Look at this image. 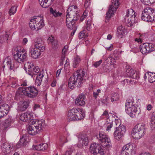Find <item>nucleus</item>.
<instances>
[{
    "label": "nucleus",
    "instance_id": "obj_1",
    "mask_svg": "<svg viewBox=\"0 0 155 155\" xmlns=\"http://www.w3.org/2000/svg\"><path fill=\"white\" fill-rule=\"evenodd\" d=\"M76 74V75L75 73L73 74L68 81V87L71 89H73L76 85L81 87L83 83L82 81L84 79L85 74L84 70H82L81 73L80 70H78Z\"/></svg>",
    "mask_w": 155,
    "mask_h": 155
},
{
    "label": "nucleus",
    "instance_id": "obj_2",
    "mask_svg": "<svg viewBox=\"0 0 155 155\" xmlns=\"http://www.w3.org/2000/svg\"><path fill=\"white\" fill-rule=\"evenodd\" d=\"M137 107L133 98H131L127 100L125 104V110L130 117L134 118L138 116L139 113Z\"/></svg>",
    "mask_w": 155,
    "mask_h": 155
},
{
    "label": "nucleus",
    "instance_id": "obj_3",
    "mask_svg": "<svg viewBox=\"0 0 155 155\" xmlns=\"http://www.w3.org/2000/svg\"><path fill=\"white\" fill-rule=\"evenodd\" d=\"M71 8L68 10V15H66V23L67 27L71 29L76 28V21L78 18L77 15L74 11H71Z\"/></svg>",
    "mask_w": 155,
    "mask_h": 155
},
{
    "label": "nucleus",
    "instance_id": "obj_4",
    "mask_svg": "<svg viewBox=\"0 0 155 155\" xmlns=\"http://www.w3.org/2000/svg\"><path fill=\"white\" fill-rule=\"evenodd\" d=\"M141 19L147 22L155 21V9L150 7L145 8L142 13Z\"/></svg>",
    "mask_w": 155,
    "mask_h": 155
},
{
    "label": "nucleus",
    "instance_id": "obj_5",
    "mask_svg": "<svg viewBox=\"0 0 155 155\" xmlns=\"http://www.w3.org/2000/svg\"><path fill=\"white\" fill-rule=\"evenodd\" d=\"M30 28L32 30L38 31L41 29L44 25L43 19L42 16L34 17L30 20L29 23Z\"/></svg>",
    "mask_w": 155,
    "mask_h": 155
},
{
    "label": "nucleus",
    "instance_id": "obj_6",
    "mask_svg": "<svg viewBox=\"0 0 155 155\" xmlns=\"http://www.w3.org/2000/svg\"><path fill=\"white\" fill-rule=\"evenodd\" d=\"M102 146L106 149H108L112 147L111 141L109 137L104 132H100L97 136Z\"/></svg>",
    "mask_w": 155,
    "mask_h": 155
},
{
    "label": "nucleus",
    "instance_id": "obj_7",
    "mask_svg": "<svg viewBox=\"0 0 155 155\" xmlns=\"http://www.w3.org/2000/svg\"><path fill=\"white\" fill-rule=\"evenodd\" d=\"M19 90L27 97L34 98L38 95V91L33 86H29L26 87H20Z\"/></svg>",
    "mask_w": 155,
    "mask_h": 155
},
{
    "label": "nucleus",
    "instance_id": "obj_8",
    "mask_svg": "<svg viewBox=\"0 0 155 155\" xmlns=\"http://www.w3.org/2000/svg\"><path fill=\"white\" fill-rule=\"evenodd\" d=\"M145 128V125L138 124L133 129L132 135L133 137L135 139H139L144 135Z\"/></svg>",
    "mask_w": 155,
    "mask_h": 155
},
{
    "label": "nucleus",
    "instance_id": "obj_9",
    "mask_svg": "<svg viewBox=\"0 0 155 155\" xmlns=\"http://www.w3.org/2000/svg\"><path fill=\"white\" fill-rule=\"evenodd\" d=\"M25 68L26 71H28V74L32 77H34L36 75H38L40 72V69L38 66L34 67L33 63L28 62L25 64Z\"/></svg>",
    "mask_w": 155,
    "mask_h": 155
},
{
    "label": "nucleus",
    "instance_id": "obj_10",
    "mask_svg": "<svg viewBox=\"0 0 155 155\" xmlns=\"http://www.w3.org/2000/svg\"><path fill=\"white\" fill-rule=\"evenodd\" d=\"M119 0H114L112 4L109 6L108 11L106 14L107 19L110 18L116 12L120 5Z\"/></svg>",
    "mask_w": 155,
    "mask_h": 155
},
{
    "label": "nucleus",
    "instance_id": "obj_11",
    "mask_svg": "<svg viewBox=\"0 0 155 155\" xmlns=\"http://www.w3.org/2000/svg\"><path fill=\"white\" fill-rule=\"evenodd\" d=\"M100 145L94 143L92 144L90 147L91 152L94 155H103L104 151Z\"/></svg>",
    "mask_w": 155,
    "mask_h": 155
},
{
    "label": "nucleus",
    "instance_id": "obj_12",
    "mask_svg": "<svg viewBox=\"0 0 155 155\" xmlns=\"http://www.w3.org/2000/svg\"><path fill=\"white\" fill-rule=\"evenodd\" d=\"M27 57V53L18 51L14 55L15 60L18 63H21L25 61Z\"/></svg>",
    "mask_w": 155,
    "mask_h": 155
},
{
    "label": "nucleus",
    "instance_id": "obj_13",
    "mask_svg": "<svg viewBox=\"0 0 155 155\" xmlns=\"http://www.w3.org/2000/svg\"><path fill=\"white\" fill-rule=\"evenodd\" d=\"M32 124H33L35 128L39 132L43 130L45 128V125L44 120L41 119V120H34L31 122Z\"/></svg>",
    "mask_w": 155,
    "mask_h": 155
},
{
    "label": "nucleus",
    "instance_id": "obj_14",
    "mask_svg": "<svg viewBox=\"0 0 155 155\" xmlns=\"http://www.w3.org/2000/svg\"><path fill=\"white\" fill-rule=\"evenodd\" d=\"M34 47L36 49L39 50L41 52H43L45 49L44 42L41 38H38L35 42Z\"/></svg>",
    "mask_w": 155,
    "mask_h": 155
},
{
    "label": "nucleus",
    "instance_id": "obj_15",
    "mask_svg": "<svg viewBox=\"0 0 155 155\" xmlns=\"http://www.w3.org/2000/svg\"><path fill=\"white\" fill-rule=\"evenodd\" d=\"M78 113V109L73 108L69 110L68 114V119L69 121H74L75 116Z\"/></svg>",
    "mask_w": 155,
    "mask_h": 155
},
{
    "label": "nucleus",
    "instance_id": "obj_16",
    "mask_svg": "<svg viewBox=\"0 0 155 155\" xmlns=\"http://www.w3.org/2000/svg\"><path fill=\"white\" fill-rule=\"evenodd\" d=\"M85 95L83 94H79L76 99L75 104L78 106H84L85 104L84 101Z\"/></svg>",
    "mask_w": 155,
    "mask_h": 155
},
{
    "label": "nucleus",
    "instance_id": "obj_17",
    "mask_svg": "<svg viewBox=\"0 0 155 155\" xmlns=\"http://www.w3.org/2000/svg\"><path fill=\"white\" fill-rule=\"evenodd\" d=\"M29 102L28 101L20 102L18 104V110L21 112L25 111L29 107Z\"/></svg>",
    "mask_w": 155,
    "mask_h": 155
},
{
    "label": "nucleus",
    "instance_id": "obj_18",
    "mask_svg": "<svg viewBox=\"0 0 155 155\" xmlns=\"http://www.w3.org/2000/svg\"><path fill=\"white\" fill-rule=\"evenodd\" d=\"M12 149V146L7 142L3 143L1 146L2 150L4 153H9Z\"/></svg>",
    "mask_w": 155,
    "mask_h": 155
},
{
    "label": "nucleus",
    "instance_id": "obj_19",
    "mask_svg": "<svg viewBox=\"0 0 155 155\" xmlns=\"http://www.w3.org/2000/svg\"><path fill=\"white\" fill-rule=\"evenodd\" d=\"M150 43H145L140 45V51L143 54H145L150 53L149 48L150 46Z\"/></svg>",
    "mask_w": 155,
    "mask_h": 155
},
{
    "label": "nucleus",
    "instance_id": "obj_20",
    "mask_svg": "<svg viewBox=\"0 0 155 155\" xmlns=\"http://www.w3.org/2000/svg\"><path fill=\"white\" fill-rule=\"evenodd\" d=\"M125 22L128 24V26H133L135 23L137 22V18L136 17V14L127 18Z\"/></svg>",
    "mask_w": 155,
    "mask_h": 155
},
{
    "label": "nucleus",
    "instance_id": "obj_21",
    "mask_svg": "<svg viewBox=\"0 0 155 155\" xmlns=\"http://www.w3.org/2000/svg\"><path fill=\"white\" fill-rule=\"evenodd\" d=\"M27 130L29 134L31 135H34L39 132L31 123L28 127Z\"/></svg>",
    "mask_w": 155,
    "mask_h": 155
},
{
    "label": "nucleus",
    "instance_id": "obj_22",
    "mask_svg": "<svg viewBox=\"0 0 155 155\" xmlns=\"http://www.w3.org/2000/svg\"><path fill=\"white\" fill-rule=\"evenodd\" d=\"M9 107L8 104H4L0 105V111L4 116L8 113Z\"/></svg>",
    "mask_w": 155,
    "mask_h": 155
},
{
    "label": "nucleus",
    "instance_id": "obj_23",
    "mask_svg": "<svg viewBox=\"0 0 155 155\" xmlns=\"http://www.w3.org/2000/svg\"><path fill=\"white\" fill-rule=\"evenodd\" d=\"M77 109H78V113L76 114L75 120L82 119L84 118L85 116V111L83 109L79 108H77Z\"/></svg>",
    "mask_w": 155,
    "mask_h": 155
},
{
    "label": "nucleus",
    "instance_id": "obj_24",
    "mask_svg": "<svg viewBox=\"0 0 155 155\" xmlns=\"http://www.w3.org/2000/svg\"><path fill=\"white\" fill-rule=\"evenodd\" d=\"M44 75L40 72L37 75L35 81V84L40 86L42 82Z\"/></svg>",
    "mask_w": 155,
    "mask_h": 155
},
{
    "label": "nucleus",
    "instance_id": "obj_25",
    "mask_svg": "<svg viewBox=\"0 0 155 155\" xmlns=\"http://www.w3.org/2000/svg\"><path fill=\"white\" fill-rule=\"evenodd\" d=\"M35 48H34L32 49L31 51V57L35 59L38 58L41 53L40 51L39 50L37 51L35 50Z\"/></svg>",
    "mask_w": 155,
    "mask_h": 155
},
{
    "label": "nucleus",
    "instance_id": "obj_26",
    "mask_svg": "<svg viewBox=\"0 0 155 155\" xmlns=\"http://www.w3.org/2000/svg\"><path fill=\"white\" fill-rule=\"evenodd\" d=\"M136 14V13L132 9L130 8L127 9V11L126 16L125 18V21H126V20L127 18L132 16Z\"/></svg>",
    "mask_w": 155,
    "mask_h": 155
},
{
    "label": "nucleus",
    "instance_id": "obj_27",
    "mask_svg": "<svg viewBox=\"0 0 155 155\" xmlns=\"http://www.w3.org/2000/svg\"><path fill=\"white\" fill-rule=\"evenodd\" d=\"M80 143L82 145L86 146L88 143V140L87 137L85 135H83L81 137V139L80 140Z\"/></svg>",
    "mask_w": 155,
    "mask_h": 155
},
{
    "label": "nucleus",
    "instance_id": "obj_28",
    "mask_svg": "<svg viewBox=\"0 0 155 155\" xmlns=\"http://www.w3.org/2000/svg\"><path fill=\"white\" fill-rule=\"evenodd\" d=\"M29 116L28 112H26L21 115L20 116V119L24 122H29Z\"/></svg>",
    "mask_w": 155,
    "mask_h": 155
},
{
    "label": "nucleus",
    "instance_id": "obj_29",
    "mask_svg": "<svg viewBox=\"0 0 155 155\" xmlns=\"http://www.w3.org/2000/svg\"><path fill=\"white\" fill-rule=\"evenodd\" d=\"M118 127H116L115 129L120 132L124 135L126 131V127L123 125H121L120 123H118Z\"/></svg>",
    "mask_w": 155,
    "mask_h": 155
},
{
    "label": "nucleus",
    "instance_id": "obj_30",
    "mask_svg": "<svg viewBox=\"0 0 155 155\" xmlns=\"http://www.w3.org/2000/svg\"><path fill=\"white\" fill-rule=\"evenodd\" d=\"M148 79L150 83H153L155 81V73L151 72L148 73Z\"/></svg>",
    "mask_w": 155,
    "mask_h": 155
},
{
    "label": "nucleus",
    "instance_id": "obj_31",
    "mask_svg": "<svg viewBox=\"0 0 155 155\" xmlns=\"http://www.w3.org/2000/svg\"><path fill=\"white\" fill-rule=\"evenodd\" d=\"M126 74L127 77H130L131 75L134 72L135 70H133L129 66H126Z\"/></svg>",
    "mask_w": 155,
    "mask_h": 155
},
{
    "label": "nucleus",
    "instance_id": "obj_32",
    "mask_svg": "<svg viewBox=\"0 0 155 155\" xmlns=\"http://www.w3.org/2000/svg\"><path fill=\"white\" fill-rule=\"evenodd\" d=\"M114 138L118 140L120 139L124 135L122 133L116 129L114 132Z\"/></svg>",
    "mask_w": 155,
    "mask_h": 155
},
{
    "label": "nucleus",
    "instance_id": "obj_33",
    "mask_svg": "<svg viewBox=\"0 0 155 155\" xmlns=\"http://www.w3.org/2000/svg\"><path fill=\"white\" fill-rule=\"evenodd\" d=\"M133 148V145L131 143H127L124 145L122 148L121 151H126L125 150H132Z\"/></svg>",
    "mask_w": 155,
    "mask_h": 155
},
{
    "label": "nucleus",
    "instance_id": "obj_34",
    "mask_svg": "<svg viewBox=\"0 0 155 155\" xmlns=\"http://www.w3.org/2000/svg\"><path fill=\"white\" fill-rule=\"evenodd\" d=\"M50 12L55 17H59L61 16L62 14L61 13L59 12L58 11H57L55 10H54L52 8H50Z\"/></svg>",
    "mask_w": 155,
    "mask_h": 155
},
{
    "label": "nucleus",
    "instance_id": "obj_35",
    "mask_svg": "<svg viewBox=\"0 0 155 155\" xmlns=\"http://www.w3.org/2000/svg\"><path fill=\"white\" fill-rule=\"evenodd\" d=\"M80 61L81 59L79 56L77 55L76 57H75L73 62V67L74 68L77 67L78 66Z\"/></svg>",
    "mask_w": 155,
    "mask_h": 155
},
{
    "label": "nucleus",
    "instance_id": "obj_36",
    "mask_svg": "<svg viewBox=\"0 0 155 155\" xmlns=\"http://www.w3.org/2000/svg\"><path fill=\"white\" fill-rule=\"evenodd\" d=\"M6 61L7 66L10 70L13 69L14 68H17V67H15L14 64H12L11 59H7L5 60Z\"/></svg>",
    "mask_w": 155,
    "mask_h": 155
},
{
    "label": "nucleus",
    "instance_id": "obj_37",
    "mask_svg": "<svg viewBox=\"0 0 155 155\" xmlns=\"http://www.w3.org/2000/svg\"><path fill=\"white\" fill-rule=\"evenodd\" d=\"M126 30L124 27L121 26L117 28V33L119 35H123L125 34Z\"/></svg>",
    "mask_w": 155,
    "mask_h": 155
},
{
    "label": "nucleus",
    "instance_id": "obj_38",
    "mask_svg": "<svg viewBox=\"0 0 155 155\" xmlns=\"http://www.w3.org/2000/svg\"><path fill=\"white\" fill-rule=\"evenodd\" d=\"M25 139L22 137L20 138L19 141L16 145L17 147L18 148H19L21 146H23L25 145Z\"/></svg>",
    "mask_w": 155,
    "mask_h": 155
},
{
    "label": "nucleus",
    "instance_id": "obj_39",
    "mask_svg": "<svg viewBox=\"0 0 155 155\" xmlns=\"http://www.w3.org/2000/svg\"><path fill=\"white\" fill-rule=\"evenodd\" d=\"M151 128L152 130L155 128V115H152L151 118Z\"/></svg>",
    "mask_w": 155,
    "mask_h": 155
},
{
    "label": "nucleus",
    "instance_id": "obj_40",
    "mask_svg": "<svg viewBox=\"0 0 155 155\" xmlns=\"http://www.w3.org/2000/svg\"><path fill=\"white\" fill-rule=\"evenodd\" d=\"M119 95L117 93H114L112 95L110 100L111 101L113 102L119 100Z\"/></svg>",
    "mask_w": 155,
    "mask_h": 155
},
{
    "label": "nucleus",
    "instance_id": "obj_41",
    "mask_svg": "<svg viewBox=\"0 0 155 155\" xmlns=\"http://www.w3.org/2000/svg\"><path fill=\"white\" fill-rule=\"evenodd\" d=\"M71 8V11H74L75 12V13H76L77 14V16H78V18L79 17V14H78V12H77L76 10V9L77 8V6H74V5H71L70 7H69L68 8L67 10V15H68V10L69 9V8Z\"/></svg>",
    "mask_w": 155,
    "mask_h": 155
},
{
    "label": "nucleus",
    "instance_id": "obj_42",
    "mask_svg": "<svg viewBox=\"0 0 155 155\" xmlns=\"http://www.w3.org/2000/svg\"><path fill=\"white\" fill-rule=\"evenodd\" d=\"M40 0H39V3L41 6L43 8H47L49 7V4L48 3H46L45 2V0H43L41 2Z\"/></svg>",
    "mask_w": 155,
    "mask_h": 155
},
{
    "label": "nucleus",
    "instance_id": "obj_43",
    "mask_svg": "<svg viewBox=\"0 0 155 155\" xmlns=\"http://www.w3.org/2000/svg\"><path fill=\"white\" fill-rule=\"evenodd\" d=\"M91 20H88L87 21L86 25V28L87 30L90 31L91 28Z\"/></svg>",
    "mask_w": 155,
    "mask_h": 155
},
{
    "label": "nucleus",
    "instance_id": "obj_44",
    "mask_svg": "<svg viewBox=\"0 0 155 155\" xmlns=\"http://www.w3.org/2000/svg\"><path fill=\"white\" fill-rule=\"evenodd\" d=\"M17 7L12 6L9 11V14L10 15L14 14L16 12Z\"/></svg>",
    "mask_w": 155,
    "mask_h": 155
},
{
    "label": "nucleus",
    "instance_id": "obj_45",
    "mask_svg": "<svg viewBox=\"0 0 155 155\" xmlns=\"http://www.w3.org/2000/svg\"><path fill=\"white\" fill-rule=\"evenodd\" d=\"M133 73V74L131 75L130 78L135 79H138L139 78V75L138 73L135 71Z\"/></svg>",
    "mask_w": 155,
    "mask_h": 155
},
{
    "label": "nucleus",
    "instance_id": "obj_46",
    "mask_svg": "<svg viewBox=\"0 0 155 155\" xmlns=\"http://www.w3.org/2000/svg\"><path fill=\"white\" fill-rule=\"evenodd\" d=\"M107 62L110 63V65H112L114 64V63L115 62V59L111 57H109L107 58L106 60Z\"/></svg>",
    "mask_w": 155,
    "mask_h": 155
},
{
    "label": "nucleus",
    "instance_id": "obj_47",
    "mask_svg": "<svg viewBox=\"0 0 155 155\" xmlns=\"http://www.w3.org/2000/svg\"><path fill=\"white\" fill-rule=\"evenodd\" d=\"M14 122L13 120L11 118H9L5 120V123L6 124H7V126H8L10 125L12 123H13Z\"/></svg>",
    "mask_w": 155,
    "mask_h": 155
},
{
    "label": "nucleus",
    "instance_id": "obj_48",
    "mask_svg": "<svg viewBox=\"0 0 155 155\" xmlns=\"http://www.w3.org/2000/svg\"><path fill=\"white\" fill-rule=\"evenodd\" d=\"M107 128L106 130L107 131H109L110 130V128L113 126V124L112 122L106 123Z\"/></svg>",
    "mask_w": 155,
    "mask_h": 155
},
{
    "label": "nucleus",
    "instance_id": "obj_49",
    "mask_svg": "<svg viewBox=\"0 0 155 155\" xmlns=\"http://www.w3.org/2000/svg\"><path fill=\"white\" fill-rule=\"evenodd\" d=\"M68 48V45H65L64 48L62 49V55H65V54L66 53Z\"/></svg>",
    "mask_w": 155,
    "mask_h": 155
},
{
    "label": "nucleus",
    "instance_id": "obj_50",
    "mask_svg": "<svg viewBox=\"0 0 155 155\" xmlns=\"http://www.w3.org/2000/svg\"><path fill=\"white\" fill-rule=\"evenodd\" d=\"M90 4V0H86L84 2V7L86 9L88 8Z\"/></svg>",
    "mask_w": 155,
    "mask_h": 155
},
{
    "label": "nucleus",
    "instance_id": "obj_51",
    "mask_svg": "<svg viewBox=\"0 0 155 155\" xmlns=\"http://www.w3.org/2000/svg\"><path fill=\"white\" fill-rule=\"evenodd\" d=\"M102 62V60H100L99 61L95 62L94 64L93 65L95 68L98 67Z\"/></svg>",
    "mask_w": 155,
    "mask_h": 155
},
{
    "label": "nucleus",
    "instance_id": "obj_52",
    "mask_svg": "<svg viewBox=\"0 0 155 155\" xmlns=\"http://www.w3.org/2000/svg\"><path fill=\"white\" fill-rule=\"evenodd\" d=\"M85 34V31L83 30L81 31L79 34L78 37L79 38H83Z\"/></svg>",
    "mask_w": 155,
    "mask_h": 155
},
{
    "label": "nucleus",
    "instance_id": "obj_53",
    "mask_svg": "<svg viewBox=\"0 0 155 155\" xmlns=\"http://www.w3.org/2000/svg\"><path fill=\"white\" fill-rule=\"evenodd\" d=\"M101 92V90L100 89H98L96 92H94L93 95L95 99H96L97 97V96Z\"/></svg>",
    "mask_w": 155,
    "mask_h": 155
},
{
    "label": "nucleus",
    "instance_id": "obj_54",
    "mask_svg": "<svg viewBox=\"0 0 155 155\" xmlns=\"http://www.w3.org/2000/svg\"><path fill=\"white\" fill-rule=\"evenodd\" d=\"M150 46L149 48V50L150 51V53L153 51L155 49V46L153 44L150 43Z\"/></svg>",
    "mask_w": 155,
    "mask_h": 155
},
{
    "label": "nucleus",
    "instance_id": "obj_55",
    "mask_svg": "<svg viewBox=\"0 0 155 155\" xmlns=\"http://www.w3.org/2000/svg\"><path fill=\"white\" fill-rule=\"evenodd\" d=\"M41 144V150H44L46 149L48 147V145L46 143H43Z\"/></svg>",
    "mask_w": 155,
    "mask_h": 155
},
{
    "label": "nucleus",
    "instance_id": "obj_56",
    "mask_svg": "<svg viewBox=\"0 0 155 155\" xmlns=\"http://www.w3.org/2000/svg\"><path fill=\"white\" fill-rule=\"evenodd\" d=\"M55 40H54V37L52 36L49 37L48 40V42L49 43V44L50 43H51V44H52V43H53L54 41Z\"/></svg>",
    "mask_w": 155,
    "mask_h": 155
},
{
    "label": "nucleus",
    "instance_id": "obj_57",
    "mask_svg": "<svg viewBox=\"0 0 155 155\" xmlns=\"http://www.w3.org/2000/svg\"><path fill=\"white\" fill-rule=\"evenodd\" d=\"M65 55H62L61 56V60L60 61V65H63L64 64V61L65 60Z\"/></svg>",
    "mask_w": 155,
    "mask_h": 155
},
{
    "label": "nucleus",
    "instance_id": "obj_58",
    "mask_svg": "<svg viewBox=\"0 0 155 155\" xmlns=\"http://www.w3.org/2000/svg\"><path fill=\"white\" fill-rule=\"evenodd\" d=\"M28 115L29 116L28 118H29V121L30 122L33 121L34 118V116L33 114L32 113H28Z\"/></svg>",
    "mask_w": 155,
    "mask_h": 155
},
{
    "label": "nucleus",
    "instance_id": "obj_59",
    "mask_svg": "<svg viewBox=\"0 0 155 155\" xmlns=\"http://www.w3.org/2000/svg\"><path fill=\"white\" fill-rule=\"evenodd\" d=\"M108 100V97H106L105 99H103L101 101L102 103L104 104L107 105L108 103L107 101Z\"/></svg>",
    "mask_w": 155,
    "mask_h": 155
},
{
    "label": "nucleus",
    "instance_id": "obj_60",
    "mask_svg": "<svg viewBox=\"0 0 155 155\" xmlns=\"http://www.w3.org/2000/svg\"><path fill=\"white\" fill-rule=\"evenodd\" d=\"M131 51L135 53H136L139 51L138 47L136 46L132 49Z\"/></svg>",
    "mask_w": 155,
    "mask_h": 155
},
{
    "label": "nucleus",
    "instance_id": "obj_61",
    "mask_svg": "<svg viewBox=\"0 0 155 155\" xmlns=\"http://www.w3.org/2000/svg\"><path fill=\"white\" fill-rule=\"evenodd\" d=\"M150 141L151 143H153L155 142V135H153L151 136Z\"/></svg>",
    "mask_w": 155,
    "mask_h": 155
},
{
    "label": "nucleus",
    "instance_id": "obj_62",
    "mask_svg": "<svg viewBox=\"0 0 155 155\" xmlns=\"http://www.w3.org/2000/svg\"><path fill=\"white\" fill-rule=\"evenodd\" d=\"M73 152V150H67L65 152L64 155H71Z\"/></svg>",
    "mask_w": 155,
    "mask_h": 155
},
{
    "label": "nucleus",
    "instance_id": "obj_63",
    "mask_svg": "<svg viewBox=\"0 0 155 155\" xmlns=\"http://www.w3.org/2000/svg\"><path fill=\"white\" fill-rule=\"evenodd\" d=\"M35 150H41V144H39V145L35 146Z\"/></svg>",
    "mask_w": 155,
    "mask_h": 155
},
{
    "label": "nucleus",
    "instance_id": "obj_64",
    "mask_svg": "<svg viewBox=\"0 0 155 155\" xmlns=\"http://www.w3.org/2000/svg\"><path fill=\"white\" fill-rule=\"evenodd\" d=\"M141 2L144 5H148V0H140Z\"/></svg>",
    "mask_w": 155,
    "mask_h": 155
}]
</instances>
